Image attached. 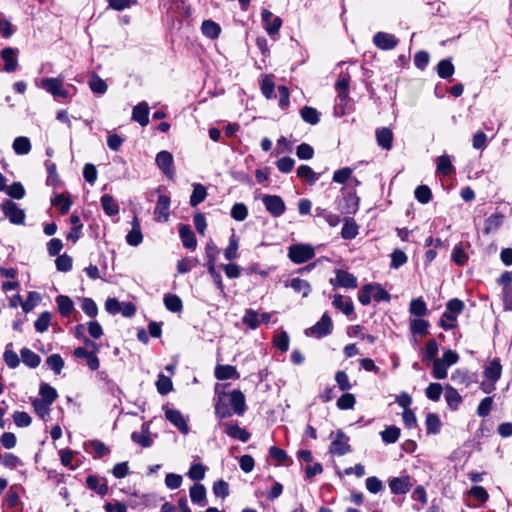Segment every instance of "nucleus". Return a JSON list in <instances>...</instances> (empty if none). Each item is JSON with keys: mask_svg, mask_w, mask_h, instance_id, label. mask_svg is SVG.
Instances as JSON below:
<instances>
[{"mask_svg": "<svg viewBox=\"0 0 512 512\" xmlns=\"http://www.w3.org/2000/svg\"><path fill=\"white\" fill-rule=\"evenodd\" d=\"M465 304L462 300L458 298L450 299L446 303V310L442 314L441 319L439 321L440 327L444 330H450L456 327V320L458 315H460L464 310Z\"/></svg>", "mask_w": 512, "mask_h": 512, "instance_id": "nucleus-1", "label": "nucleus"}, {"mask_svg": "<svg viewBox=\"0 0 512 512\" xmlns=\"http://www.w3.org/2000/svg\"><path fill=\"white\" fill-rule=\"evenodd\" d=\"M288 256L296 264H302L315 256L314 248L311 245L296 244L289 247Z\"/></svg>", "mask_w": 512, "mask_h": 512, "instance_id": "nucleus-2", "label": "nucleus"}, {"mask_svg": "<svg viewBox=\"0 0 512 512\" xmlns=\"http://www.w3.org/2000/svg\"><path fill=\"white\" fill-rule=\"evenodd\" d=\"M1 209L9 221L16 225H22L25 221V212L15 202L4 200Z\"/></svg>", "mask_w": 512, "mask_h": 512, "instance_id": "nucleus-3", "label": "nucleus"}, {"mask_svg": "<svg viewBox=\"0 0 512 512\" xmlns=\"http://www.w3.org/2000/svg\"><path fill=\"white\" fill-rule=\"evenodd\" d=\"M332 328L333 324L331 317L328 313H324L315 325L305 330V334L307 336L322 338L329 335L332 332Z\"/></svg>", "mask_w": 512, "mask_h": 512, "instance_id": "nucleus-4", "label": "nucleus"}, {"mask_svg": "<svg viewBox=\"0 0 512 512\" xmlns=\"http://www.w3.org/2000/svg\"><path fill=\"white\" fill-rule=\"evenodd\" d=\"M262 202L266 208V210L273 217H280L284 214L286 210V205L283 199L278 195H264L262 197Z\"/></svg>", "mask_w": 512, "mask_h": 512, "instance_id": "nucleus-5", "label": "nucleus"}, {"mask_svg": "<svg viewBox=\"0 0 512 512\" xmlns=\"http://www.w3.org/2000/svg\"><path fill=\"white\" fill-rule=\"evenodd\" d=\"M41 86L47 92L52 94L55 98L56 97L68 98V96H69L68 91L63 88V78L62 77L44 78L41 81Z\"/></svg>", "mask_w": 512, "mask_h": 512, "instance_id": "nucleus-6", "label": "nucleus"}, {"mask_svg": "<svg viewBox=\"0 0 512 512\" xmlns=\"http://www.w3.org/2000/svg\"><path fill=\"white\" fill-rule=\"evenodd\" d=\"M156 164L159 167V169L169 178L174 179L175 177V169H174V159L173 155L166 151H160L156 155Z\"/></svg>", "mask_w": 512, "mask_h": 512, "instance_id": "nucleus-7", "label": "nucleus"}, {"mask_svg": "<svg viewBox=\"0 0 512 512\" xmlns=\"http://www.w3.org/2000/svg\"><path fill=\"white\" fill-rule=\"evenodd\" d=\"M261 18L264 23V28L269 36L278 34L282 26V19L279 16H274L270 10L263 9Z\"/></svg>", "mask_w": 512, "mask_h": 512, "instance_id": "nucleus-8", "label": "nucleus"}, {"mask_svg": "<svg viewBox=\"0 0 512 512\" xmlns=\"http://www.w3.org/2000/svg\"><path fill=\"white\" fill-rule=\"evenodd\" d=\"M219 426L223 429L225 434L233 439L241 442H247L250 439V433L234 422H221Z\"/></svg>", "mask_w": 512, "mask_h": 512, "instance_id": "nucleus-9", "label": "nucleus"}, {"mask_svg": "<svg viewBox=\"0 0 512 512\" xmlns=\"http://www.w3.org/2000/svg\"><path fill=\"white\" fill-rule=\"evenodd\" d=\"M348 437L342 430H338L335 434L334 440L330 445V452L342 456L351 451V447L348 443Z\"/></svg>", "mask_w": 512, "mask_h": 512, "instance_id": "nucleus-10", "label": "nucleus"}, {"mask_svg": "<svg viewBox=\"0 0 512 512\" xmlns=\"http://www.w3.org/2000/svg\"><path fill=\"white\" fill-rule=\"evenodd\" d=\"M412 486L411 477L408 475L393 477L389 480V488L396 495L408 493Z\"/></svg>", "mask_w": 512, "mask_h": 512, "instance_id": "nucleus-11", "label": "nucleus"}, {"mask_svg": "<svg viewBox=\"0 0 512 512\" xmlns=\"http://www.w3.org/2000/svg\"><path fill=\"white\" fill-rule=\"evenodd\" d=\"M359 207V198L355 193H347L341 200L338 202L337 209L346 215L355 214Z\"/></svg>", "mask_w": 512, "mask_h": 512, "instance_id": "nucleus-12", "label": "nucleus"}, {"mask_svg": "<svg viewBox=\"0 0 512 512\" xmlns=\"http://www.w3.org/2000/svg\"><path fill=\"white\" fill-rule=\"evenodd\" d=\"M330 283L333 286H340L344 288H356L357 287V278L342 269L336 270V278L330 279Z\"/></svg>", "mask_w": 512, "mask_h": 512, "instance_id": "nucleus-13", "label": "nucleus"}, {"mask_svg": "<svg viewBox=\"0 0 512 512\" xmlns=\"http://www.w3.org/2000/svg\"><path fill=\"white\" fill-rule=\"evenodd\" d=\"M227 399L231 405L232 413L239 416L243 415L246 411L245 396L240 390H233L227 394Z\"/></svg>", "mask_w": 512, "mask_h": 512, "instance_id": "nucleus-14", "label": "nucleus"}, {"mask_svg": "<svg viewBox=\"0 0 512 512\" xmlns=\"http://www.w3.org/2000/svg\"><path fill=\"white\" fill-rule=\"evenodd\" d=\"M398 42L394 35L386 32H377L373 37V43L382 50H391L397 46Z\"/></svg>", "mask_w": 512, "mask_h": 512, "instance_id": "nucleus-15", "label": "nucleus"}, {"mask_svg": "<svg viewBox=\"0 0 512 512\" xmlns=\"http://www.w3.org/2000/svg\"><path fill=\"white\" fill-rule=\"evenodd\" d=\"M18 50L16 48L6 47L1 50L0 56L4 60V71L11 73L18 67L17 60Z\"/></svg>", "mask_w": 512, "mask_h": 512, "instance_id": "nucleus-16", "label": "nucleus"}, {"mask_svg": "<svg viewBox=\"0 0 512 512\" xmlns=\"http://www.w3.org/2000/svg\"><path fill=\"white\" fill-rule=\"evenodd\" d=\"M170 197L167 195H160L154 209L155 220L158 222H165L169 217Z\"/></svg>", "mask_w": 512, "mask_h": 512, "instance_id": "nucleus-17", "label": "nucleus"}, {"mask_svg": "<svg viewBox=\"0 0 512 512\" xmlns=\"http://www.w3.org/2000/svg\"><path fill=\"white\" fill-rule=\"evenodd\" d=\"M231 405L227 399L226 393H221L215 400V415L219 419H226L233 415Z\"/></svg>", "mask_w": 512, "mask_h": 512, "instance_id": "nucleus-18", "label": "nucleus"}, {"mask_svg": "<svg viewBox=\"0 0 512 512\" xmlns=\"http://www.w3.org/2000/svg\"><path fill=\"white\" fill-rule=\"evenodd\" d=\"M165 417L169 420L175 427L179 429L183 434H187L189 432V427L187 422L179 410L176 409H166Z\"/></svg>", "mask_w": 512, "mask_h": 512, "instance_id": "nucleus-19", "label": "nucleus"}, {"mask_svg": "<svg viewBox=\"0 0 512 512\" xmlns=\"http://www.w3.org/2000/svg\"><path fill=\"white\" fill-rule=\"evenodd\" d=\"M149 107L146 102H140L134 106L132 111V119L138 122L141 126H146L149 123Z\"/></svg>", "mask_w": 512, "mask_h": 512, "instance_id": "nucleus-20", "label": "nucleus"}, {"mask_svg": "<svg viewBox=\"0 0 512 512\" xmlns=\"http://www.w3.org/2000/svg\"><path fill=\"white\" fill-rule=\"evenodd\" d=\"M376 141L377 144L385 149L390 150L392 148V142H393V132L391 129L387 127H382L376 130Z\"/></svg>", "mask_w": 512, "mask_h": 512, "instance_id": "nucleus-21", "label": "nucleus"}, {"mask_svg": "<svg viewBox=\"0 0 512 512\" xmlns=\"http://www.w3.org/2000/svg\"><path fill=\"white\" fill-rule=\"evenodd\" d=\"M179 235L183 246L188 249H195L197 246L196 237L189 225L182 224L179 227Z\"/></svg>", "mask_w": 512, "mask_h": 512, "instance_id": "nucleus-22", "label": "nucleus"}, {"mask_svg": "<svg viewBox=\"0 0 512 512\" xmlns=\"http://www.w3.org/2000/svg\"><path fill=\"white\" fill-rule=\"evenodd\" d=\"M126 241L131 246H138L143 241L140 222L137 217L132 220V229L126 235Z\"/></svg>", "mask_w": 512, "mask_h": 512, "instance_id": "nucleus-23", "label": "nucleus"}, {"mask_svg": "<svg viewBox=\"0 0 512 512\" xmlns=\"http://www.w3.org/2000/svg\"><path fill=\"white\" fill-rule=\"evenodd\" d=\"M502 372V366L498 359H493L486 365L484 369V376L493 383H496L500 377Z\"/></svg>", "mask_w": 512, "mask_h": 512, "instance_id": "nucleus-24", "label": "nucleus"}, {"mask_svg": "<svg viewBox=\"0 0 512 512\" xmlns=\"http://www.w3.org/2000/svg\"><path fill=\"white\" fill-rule=\"evenodd\" d=\"M214 373L215 377L219 380L238 379L240 377L236 368L231 365H217Z\"/></svg>", "mask_w": 512, "mask_h": 512, "instance_id": "nucleus-25", "label": "nucleus"}, {"mask_svg": "<svg viewBox=\"0 0 512 512\" xmlns=\"http://www.w3.org/2000/svg\"><path fill=\"white\" fill-rule=\"evenodd\" d=\"M190 498L191 501L195 504H199L200 506H205L207 504L206 501V489L202 484H194L190 488Z\"/></svg>", "mask_w": 512, "mask_h": 512, "instance_id": "nucleus-26", "label": "nucleus"}, {"mask_svg": "<svg viewBox=\"0 0 512 512\" xmlns=\"http://www.w3.org/2000/svg\"><path fill=\"white\" fill-rule=\"evenodd\" d=\"M101 205L108 216H115L119 213V205L117 201L109 194H104L101 197Z\"/></svg>", "mask_w": 512, "mask_h": 512, "instance_id": "nucleus-27", "label": "nucleus"}, {"mask_svg": "<svg viewBox=\"0 0 512 512\" xmlns=\"http://www.w3.org/2000/svg\"><path fill=\"white\" fill-rule=\"evenodd\" d=\"M22 362L29 368H36L41 362V358L38 354L30 350L29 348H23L20 351Z\"/></svg>", "mask_w": 512, "mask_h": 512, "instance_id": "nucleus-28", "label": "nucleus"}, {"mask_svg": "<svg viewBox=\"0 0 512 512\" xmlns=\"http://www.w3.org/2000/svg\"><path fill=\"white\" fill-rule=\"evenodd\" d=\"M358 235V225L352 218H345L344 225L341 230V236L343 239H353Z\"/></svg>", "mask_w": 512, "mask_h": 512, "instance_id": "nucleus-29", "label": "nucleus"}, {"mask_svg": "<svg viewBox=\"0 0 512 512\" xmlns=\"http://www.w3.org/2000/svg\"><path fill=\"white\" fill-rule=\"evenodd\" d=\"M56 303L59 313L62 316H69L74 309V303L70 297L65 295H59L56 297Z\"/></svg>", "mask_w": 512, "mask_h": 512, "instance_id": "nucleus-30", "label": "nucleus"}, {"mask_svg": "<svg viewBox=\"0 0 512 512\" xmlns=\"http://www.w3.org/2000/svg\"><path fill=\"white\" fill-rule=\"evenodd\" d=\"M201 30L202 33L210 39L218 38L221 32L220 26L212 20H204L201 25Z\"/></svg>", "mask_w": 512, "mask_h": 512, "instance_id": "nucleus-31", "label": "nucleus"}, {"mask_svg": "<svg viewBox=\"0 0 512 512\" xmlns=\"http://www.w3.org/2000/svg\"><path fill=\"white\" fill-rule=\"evenodd\" d=\"M40 401H45L48 404H52L58 397V393L55 388L47 383H42L39 388Z\"/></svg>", "mask_w": 512, "mask_h": 512, "instance_id": "nucleus-32", "label": "nucleus"}, {"mask_svg": "<svg viewBox=\"0 0 512 512\" xmlns=\"http://www.w3.org/2000/svg\"><path fill=\"white\" fill-rule=\"evenodd\" d=\"M333 306L341 310L346 316L354 314V305L351 300L344 301L342 295L336 294L333 300Z\"/></svg>", "mask_w": 512, "mask_h": 512, "instance_id": "nucleus-33", "label": "nucleus"}, {"mask_svg": "<svg viewBox=\"0 0 512 512\" xmlns=\"http://www.w3.org/2000/svg\"><path fill=\"white\" fill-rule=\"evenodd\" d=\"M409 312L417 317L426 316L428 314V308L425 301L419 297L413 299L409 305Z\"/></svg>", "mask_w": 512, "mask_h": 512, "instance_id": "nucleus-34", "label": "nucleus"}, {"mask_svg": "<svg viewBox=\"0 0 512 512\" xmlns=\"http://www.w3.org/2000/svg\"><path fill=\"white\" fill-rule=\"evenodd\" d=\"M86 485L90 490L95 491L101 496H104L108 493V486L106 483H99V478L95 475H89L86 478Z\"/></svg>", "mask_w": 512, "mask_h": 512, "instance_id": "nucleus-35", "label": "nucleus"}, {"mask_svg": "<svg viewBox=\"0 0 512 512\" xmlns=\"http://www.w3.org/2000/svg\"><path fill=\"white\" fill-rule=\"evenodd\" d=\"M297 176L305 180L310 185L315 184L319 177V175L315 173L308 165L299 166L297 169Z\"/></svg>", "mask_w": 512, "mask_h": 512, "instance_id": "nucleus-36", "label": "nucleus"}, {"mask_svg": "<svg viewBox=\"0 0 512 512\" xmlns=\"http://www.w3.org/2000/svg\"><path fill=\"white\" fill-rule=\"evenodd\" d=\"M445 399H446L448 406L453 410H456L458 408V406L460 405V403L462 402V398H461L460 394L452 386L446 387Z\"/></svg>", "mask_w": 512, "mask_h": 512, "instance_id": "nucleus-37", "label": "nucleus"}, {"mask_svg": "<svg viewBox=\"0 0 512 512\" xmlns=\"http://www.w3.org/2000/svg\"><path fill=\"white\" fill-rule=\"evenodd\" d=\"M300 115L306 123H309L311 125H316L320 121V114L319 112L310 106H304L300 110Z\"/></svg>", "mask_w": 512, "mask_h": 512, "instance_id": "nucleus-38", "label": "nucleus"}, {"mask_svg": "<svg viewBox=\"0 0 512 512\" xmlns=\"http://www.w3.org/2000/svg\"><path fill=\"white\" fill-rule=\"evenodd\" d=\"M207 196L205 187L202 184H194L193 191L190 196V205L196 207L202 203Z\"/></svg>", "mask_w": 512, "mask_h": 512, "instance_id": "nucleus-39", "label": "nucleus"}, {"mask_svg": "<svg viewBox=\"0 0 512 512\" xmlns=\"http://www.w3.org/2000/svg\"><path fill=\"white\" fill-rule=\"evenodd\" d=\"M239 240L238 237L233 233L230 236L229 244L224 250V256L227 260L231 261L238 258Z\"/></svg>", "mask_w": 512, "mask_h": 512, "instance_id": "nucleus-40", "label": "nucleus"}, {"mask_svg": "<svg viewBox=\"0 0 512 512\" xmlns=\"http://www.w3.org/2000/svg\"><path fill=\"white\" fill-rule=\"evenodd\" d=\"M242 322L251 329H257L261 323L260 314L253 309H247L242 317Z\"/></svg>", "mask_w": 512, "mask_h": 512, "instance_id": "nucleus-41", "label": "nucleus"}, {"mask_svg": "<svg viewBox=\"0 0 512 512\" xmlns=\"http://www.w3.org/2000/svg\"><path fill=\"white\" fill-rule=\"evenodd\" d=\"M504 216L500 213H495L485 220L484 233L489 234L498 229L503 223Z\"/></svg>", "mask_w": 512, "mask_h": 512, "instance_id": "nucleus-42", "label": "nucleus"}, {"mask_svg": "<svg viewBox=\"0 0 512 512\" xmlns=\"http://www.w3.org/2000/svg\"><path fill=\"white\" fill-rule=\"evenodd\" d=\"M454 170L449 156L442 155L437 158V173L447 176L450 175Z\"/></svg>", "mask_w": 512, "mask_h": 512, "instance_id": "nucleus-43", "label": "nucleus"}, {"mask_svg": "<svg viewBox=\"0 0 512 512\" xmlns=\"http://www.w3.org/2000/svg\"><path fill=\"white\" fill-rule=\"evenodd\" d=\"M13 149L16 154L25 155L31 150L30 140L27 137L20 136L13 141Z\"/></svg>", "mask_w": 512, "mask_h": 512, "instance_id": "nucleus-44", "label": "nucleus"}, {"mask_svg": "<svg viewBox=\"0 0 512 512\" xmlns=\"http://www.w3.org/2000/svg\"><path fill=\"white\" fill-rule=\"evenodd\" d=\"M89 87L96 94H104L108 88L106 82L95 73L90 77Z\"/></svg>", "mask_w": 512, "mask_h": 512, "instance_id": "nucleus-45", "label": "nucleus"}, {"mask_svg": "<svg viewBox=\"0 0 512 512\" xmlns=\"http://www.w3.org/2000/svg\"><path fill=\"white\" fill-rule=\"evenodd\" d=\"M290 287L298 293H302L303 297H307L311 291L310 284L301 278H293L290 281Z\"/></svg>", "mask_w": 512, "mask_h": 512, "instance_id": "nucleus-46", "label": "nucleus"}, {"mask_svg": "<svg viewBox=\"0 0 512 512\" xmlns=\"http://www.w3.org/2000/svg\"><path fill=\"white\" fill-rule=\"evenodd\" d=\"M429 322L424 319L410 320V330L415 335L424 336L428 333Z\"/></svg>", "mask_w": 512, "mask_h": 512, "instance_id": "nucleus-47", "label": "nucleus"}, {"mask_svg": "<svg viewBox=\"0 0 512 512\" xmlns=\"http://www.w3.org/2000/svg\"><path fill=\"white\" fill-rule=\"evenodd\" d=\"M437 73L439 77L447 79L454 73V65L448 59L441 60L437 65Z\"/></svg>", "mask_w": 512, "mask_h": 512, "instance_id": "nucleus-48", "label": "nucleus"}, {"mask_svg": "<svg viewBox=\"0 0 512 512\" xmlns=\"http://www.w3.org/2000/svg\"><path fill=\"white\" fill-rule=\"evenodd\" d=\"M10 347H12L11 343L6 346L5 352L3 354V358H4L6 365L9 368L15 369L16 367L19 366L20 360H19L17 353L14 352L12 349H10Z\"/></svg>", "mask_w": 512, "mask_h": 512, "instance_id": "nucleus-49", "label": "nucleus"}, {"mask_svg": "<svg viewBox=\"0 0 512 512\" xmlns=\"http://www.w3.org/2000/svg\"><path fill=\"white\" fill-rule=\"evenodd\" d=\"M400 432L398 427L389 426L381 432V438L387 444L395 443L399 439Z\"/></svg>", "mask_w": 512, "mask_h": 512, "instance_id": "nucleus-50", "label": "nucleus"}, {"mask_svg": "<svg viewBox=\"0 0 512 512\" xmlns=\"http://www.w3.org/2000/svg\"><path fill=\"white\" fill-rule=\"evenodd\" d=\"M164 304L167 310L179 312L182 310V301L177 295L168 294L164 297Z\"/></svg>", "mask_w": 512, "mask_h": 512, "instance_id": "nucleus-51", "label": "nucleus"}, {"mask_svg": "<svg viewBox=\"0 0 512 512\" xmlns=\"http://www.w3.org/2000/svg\"><path fill=\"white\" fill-rule=\"evenodd\" d=\"M51 318L52 316L48 311L41 313L34 323L36 331L39 333H44L45 331H47L50 325Z\"/></svg>", "mask_w": 512, "mask_h": 512, "instance_id": "nucleus-52", "label": "nucleus"}, {"mask_svg": "<svg viewBox=\"0 0 512 512\" xmlns=\"http://www.w3.org/2000/svg\"><path fill=\"white\" fill-rule=\"evenodd\" d=\"M261 91L267 99H272L275 97V94H274L275 85L272 81L271 76H269V75L264 76V78L261 81Z\"/></svg>", "mask_w": 512, "mask_h": 512, "instance_id": "nucleus-53", "label": "nucleus"}, {"mask_svg": "<svg viewBox=\"0 0 512 512\" xmlns=\"http://www.w3.org/2000/svg\"><path fill=\"white\" fill-rule=\"evenodd\" d=\"M375 290L374 284L364 285L358 293V300L362 305H368L373 297V291Z\"/></svg>", "mask_w": 512, "mask_h": 512, "instance_id": "nucleus-54", "label": "nucleus"}, {"mask_svg": "<svg viewBox=\"0 0 512 512\" xmlns=\"http://www.w3.org/2000/svg\"><path fill=\"white\" fill-rule=\"evenodd\" d=\"M46 364L48 367L53 370L56 374H60L63 367L64 361L59 354H52L46 359Z\"/></svg>", "mask_w": 512, "mask_h": 512, "instance_id": "nucleus-55", "label": "nucleus"}, {"mask_svg": "<svg viewBox=\"0 0 512 512\" xmlns=\"http://www.w3.org/2000/svg\"><path fill=\"white\" fill-rule=\"evenodd\" d=\"M50 405L51 404H48L45 401H40L39 398L32 400V406L36 414L42 419H45V417L49 415Z\"/></svg>", "mask_w": 512, "mask_h": 512, "instance_id": "nucleus-56", "label": "nucleus"}, {"mask_svg": "<svg viewBox=\"0 0 512 512\" xmlns=\"http://www.w3.org/2000/svg\"><path fill=\"white\" fill-rule=\"evenodd\" d=\"M415 198L422 204L428 203L432 198V192L426 185H420L415 189Z\"/></svg>", "mask_w": 512, "mask_h": 512, "instance_id": "nucleus-57", "label": "nucleus"}, {"mask_svg": "<svg viewBox=\"0 0 512 512\" xmlns=\"http://www.w3.org/2000/svg\"><path fill=\"white\" fill-rule=\"evenodd\" d=\"M425 423H426V429H427L428 433H433V434L438 433L440 426H441V422H440L438 415H436L434 413H428L426 416Z\"/></svg>", "mask_w": 512, "mask_h": 512, "instance_id": "nucleus-58", "label": "nucleus"}, {"mask_svg": "<svg viewBox=\"0 0 512 512\" xmlns=\"http://www.w3.org/2000/svg\"><path fill=\"white\" fill-rule=\"evenodd\" d=\"M156 386L161 395H167L172 390V381L169 377L160 374Z\"/></svg>", "mask_w": 512, "mask_h": 512, "instance_id": "nucleus-59", "label": "nucleus"}, {"mask_svg": "<svg viewBox=\"0 0 512 512\" xmlns=\"http://www.w3.org/2000/svg\"><path fill=\"white\" fill-rule=\"evenodd\" d=\"M248 216V209L243 203H236L231 209V217L236 221H243Z\"/></svg>", "mask_w": 512, "mask_h": 512, "instance_id": "nucleus-60", "label": "nucleus"}, {"mask_svg": "<svg viewBox=\"0 0 512 512\" xmlns=\"http://www.w3.org/2000/svg\"><path fill=\"white\" fill-rule=\"evenodd\" d=\"M447 365L440 359H435L433 363V377L436 379H445L447 377Z\"/></svg>", "mask_w": 512, "mask_h": 512, "instance_id": "nucleus-61", "label": "nucleus"}, {"mask_svg": "<svg viewBox=\"0 0 512 512\" xmlns=\"http://www.w3.org/2000/svg\"><path fill=\"white\" fill-rule=\"evenodd\" d=\"M355 397L351 393H345L337 400V407L342 410L352 409L355 405Z\"/></svg>", "mask_w": 512, "mask_h": 512, "instance_id": "nucleus-62", "label": "nucleus"}, {"mask_svg": "<svg viewBox=\"0 0 512 512\" xmlns=\"http://www.w3.org/2000/svg\"><path fill=\"white\" fill-rule=\"evenodd\" d=\"M205 254H206V258H207V263L206 264H215L216 263V260H217V257H218V254H219V250L216 246V244L212 241V240H209L205 246Z\"/></svg>", "mask_w": 512, "mask_h": 512, "instance_id": "nucleus-63", "label": "nucleus"}, {"mask_svg": "<svg viewBox=\"0 0 512 512\" xmlns=\"http://www.w3.org/2000/svg\"><path fill=\"white\" fill-rule=\"evenodd\" d=\"M57 270L68 272L72 268V258L67 254L59 255L55 260Z\"/></svg>", "mask_w": 512, "mask_h": 512, "instance_id": "nucleus-64", "label": "nucleus"}]
</instances>
